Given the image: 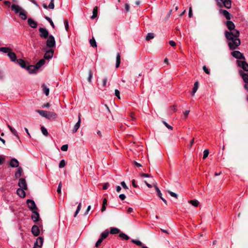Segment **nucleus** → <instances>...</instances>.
<instances>
[{"instance_id":"nucleus-1","label":"nucleus","mask_w":248,"mask_h":248,"mask_svg":"<svg viewBox=\"0 0 248 248\" xmlns=\"http://www.w3.org/2000/svg\"><path fill=\"white\" fill-rule=\"evenodd\" d=\"M224 35L230 49L232 50L237 49L241 44L240 40L238 38L240 35L239 31L234 30L231 32L226 31Z\"/></svg>"},{"instance_id":"nucleus-2","label":"nucleus","mask_w":248,"mask_h":248,"mask_svg":"<svg viewBox=\"0 0 248 248\" xmlns=\"http://www.w3.org/2000/svg\"><path fill=\"white\" fill-rule=\"evenodd\" d=\"M36 111L41 116L48 119H50L51 118L55 119L57 117V114L54 112L47 111L43 110H37Z\"/></svg>"},{"instance_id":"nucleus-3","label":"nucleus","mask_w":248,"mask_h":248,"mask_svg":"<svg viewBox=\"0 0 248 248\" xmlns=\"http://www.w3.org/2000/svg\"><path fill=\"white\" fill-rule=\"evenodd\" d=\"M46 41V45L47 47L49 48L53 47L55 46V40L54 36L52 35H50L47 38Z\"/></svg>"},{"instance_id":"nucleus-4","label":"nucleus","mask_w":248,"mask_h":248,"mask_svg":"<svg viewBox=\"0 0 248 248\" xmlns=\"http://www.w3.org/2000/svg\"><path fill=\"white\" fill-rule=\"evenodd\" d=\"M39 31L40 32V36L41 38L46 39L49 35V32L48 31L44 28H40L39 29Z\"/></svg>"},{"instance_id":"nucleus-5","label":"nucleus","mask_w":248,"mask_h":248,"mask_svg":"<svg viewBox=\"0 0 248 248\" xmlns=\"http://www.w3.org/2000/svg\"><path fill=\"white\" fill-rule=\"evenodd\" d=\"M239 73L242 76V78L244 80V81L246 83V84L245 85V88L246 90H247L248 91V73H244L242 72V71L241 70L239 71Z\"/></svg>"},{"instance_id":"nucleus-6","label":"nucleus","mask_w":248,"mask_h":248,"mask_svg":"<svg viewBox=\"0 0 248 248\" xmlns=\"http://www.w3.org/2000/svg\"><path fill=\"white\" fill-rule=\"evenodd\" d=\"M26 202H27L28 207L29 208V209L33 211L34 210H37V207L36 206L35 202L33 200H30V199H28L27 200Z\"/></svg>"},{"instance_id":"nucleus-7","label":"nucleus","mask_w":248,"mask_h":248,"mask_svg":"<svg viewBox=\"0 0 248 248\" xmlns=\"http://www.w3.org/2000/svg\"><path fill=\"white\" fill-rule=\"evenodd\" d=\"M232 55L236 59L245 60L244 55L239 51H233L231 53Z\"/></svg>"},{"instance_id":"nucleus-8","label":"nucleus","mask_w":248,"mask_h":248,"mask_svg":"<svg viewBox=\"0 0 248 248\" xmlns=\"http://www.w3.org/2000/svg\"><path fill=\"white\" fill-rule=\"evenodd\" d=\"M237 63L238 66L241 67L244 70L248 71V64L246 62L238 60Z\"/></svg>"},{"instance_id":"nucleus-9","label":"nucleus","mask_w":248,"mask_h":248,"mask_svg":"<svg viewBox=\"0 0 248 248\" xmlns=\"http://www.w3.org/2000/svg\"><path fill=\"white\" fill-rule=\"evenodd\" d=\"M226 25L228 29L230 30L229 32L233 31L234 30H236L235 29V25L231 21L228 20L226 23Z\"/></svg>"},{"instance_id":"nucleus-10","label":"nucleus","mask_w":248,"mask_h":248,"mask_svg":"<svg viewBox=\"0 0 248 248\" xmlns=\"http://www.w3.org/2000/svg\"><path fill=\"white\" fill-rule=\"evenodd\" d=\"M18 186L24 189H27V185L26 184V182L25 179L24 178H20L19 180Z\"/></svg>"},{"instance_id":"nucleus-11","label":"nucleus","mask_w":248,"mask_h":248,"mask_svg":"<svg viewBox=\"0 0 248 248\" xmlns=\"http://www.w3.org/2000/svg\"><path fill=\"white\" fill-rule=\"evenodd\" d=\"M54 51L52 49H49L46 51L45 53L44 58L45 60H49L51 59L53 55Z\"/></svg>"},{"instance_id":"nucleus-12","label":"nucleus","mask_w":248,"mask_h":248,"mask_svg":"<svg viewBox=\"0 0 248 248\" xmlns=\"http://www.w3.org/2000/svg\"><path fill=\"white\" fill-rule=\"evenodd\" d=\"M22 9V7L16 4H12L11 5V10L14 11L15 14H19Z\"/></svg>"},{"instance_id":"nucleus-13","label":"nucleus","mask_w":248,"mask_h":248,"mask_svg":"<svg viewBox=\"0 0 248 248\" xmlns=\"http://www.w3.org/2000/svg\"><path fill=\"white\" fill-rule=\"evenodd\" d=\"M44 239L42 237H38L34 243V246L41 248L43 244Z\"/></svg>"},{"instance_id":"nucleus-14","label":"nucleus","mask_w":248,"mask_h":248,"mask_svg":"<svg viewBox=\"0 0 248 248\" xmlns=\"http://www.w3.org/2000/svg\"><path fill=\"white\" fill-rule=\"evenodd\" d=\"M31 232L35 236L39 235L40 234V230L39 227L36 225H33L31 228Z\"/></svg>"},{"instance_id":"nucleus-15","label":"nucleus","mask_w":248,"mask_h":248,"mask_svg":"<svg viewBox=\"0 0 248 248\" xmlns=\"http://www.w3.org/2000/svg\"><path fill=\"white\" fill-rule=\"evenodd\" d=\"M33 215L31 216V218L34 222H37L39 221L40 219V216L39 213L36 211H32Z\"/></svg>"},{"instance_id":"nucleus-16","label":"nucleus","mask_w":248,"mask_h":248,"mask_svg":"<svg viewBox=\"0 0 248 248\" xmlns=\"http://www.w3.org/2000/svg\"><path fill=\"white\" fill-rule=\"evenodd\" d=\"M28 23L30 25V26L32 28H36L37 26V24L36 22H35L31 18H28Z\"/></svg>"},{"instance_id":"nucleus-17","label":"nucleus","mask_w":248,"mask_h":248,"mask_svg":"<svg viewBox=\"0 0 248 248\" xmlns=\"http://www.w3.org/2000/svg\"><path fill=\"white\" fill-rule=\"evenodd\" d=\"M8 57H9V58L11 59V61L12 62H16L17 59V58H16V54L13 52H12L11 51H10V52H9V53H8Z\"/></svg>"},{"instance_id":"nucleus-18","label":"nucleus","mask_w":248,"mask_h":248,"mask_svg":"<svg viewBox=\"0 0 248 248\" xmlns=\"http://www.w3.org/2000/svg\"><path fill=\"white\" fill-rule=\"evenodd\" d=\"M26 69H27L29 73L30 74L34 73L38 70L37 69H36L35 65H29L27 66Z\"/></svg>"},{"instance_id":"nucleus-19","label":"nucleus","mask_w":248,"mask_h":248,"mask_svg":"<svg viewBox=\"0 0 248 248\" xmlns=\"http://www.w3.org/2000/svg\"><path fill=\"white\" fill-rule=\"evenodd\" d=\"M220 13L225 16L227 19L230 20L231 19L232 16L227 10H222Z\"/></svg>"},{"instance_id":"nucleus-20","label":"nucleus","mask_w":248,"mask_h":248,"mask_svg":"<svg viewBox=\"0 0 248 248\" xmlns=\"http://www.w3.org/2000/svg\"><path fill=\"white\" fill-rule=\"evenodd\" d=\"M19 16L23 20H26L27 19V12L24 9H22V10L19 12Z\"/></svg>"},{"instance_id":"nucleus-21","label":"nucleus","mask_w":248,"mask_h":248,"mask_svg":"<svg viewBox=\"0 0 248 248\" xmlns=\"http://www.w3.org/2000/svg\"><path fill=\"white\" fill-rule=\"evenodd\" d=\"M23 188H18L16 191L17 194L21 198H24L25 197L26 194Z\"/></svg>"},{"instance_id":"nucleus-22","label":"nucleus","mask_w":248,"mask_h":248,"mask_svg":"<svg viewBox=\"0 0 248 248\" xmlns=\"http://www.w3.org/2000/svg\"><path fill=\"white\" fill-rule=\"evenodd\" d=\"M10 165L12 167L16 168L18 166L19 163L18 161L15 158H13L11 159Z\"/></svg>"},{"instance_id":"nucleus-23","label":"nucleus","mask_w":248,"mask_h":248,"mask_svg":"<svg viewBox=\"0 0 248 248\" xmlns=\"http://www.w3.org/2000/svg\"><path fill=\"white\" fill-rule=\"evenodd\" d=\"M16 62L22 67V68H26L27 66H26V62L25 61H24L22 59H17V61H16Z\"/></svg>"},{"instance_id":"nucleus-24","label":"nucleus","mask_w":248,"mask_h":248,"mask_svg":"<svg viewBox=\"0 0 248 248\" xmlns=\"http://www.w3.org/2000/svg\"><path fill=\"white\" fill-rule=\"evenodd\" d=\"M45 63V60L44 59L40 60L35 65L36 69H39Z\"/></svg>"},{"instance_id":"nucleus-25","label":"nucleus","mask_w":248,"mask_h":248,"mask_svg":"<svg viewBox=\"0 0 248 248\" xmlns=\"http://www.w3.org/2000/svg\"><path fill=\"white\" fill-rule=\"evenodd\" d=\"M80 123H81V119H79V120H78V122L74 125V128L72 130V131L74 133H76L78 131V128H79L80 125Z\"/></svg>"},{"instance_id":"nucleus-26","label":"nucleus","mask_w":248,"mask_h":248,"mask_svg":"<svg viewBox=\"0 0 248 248\" xmlns=\"http://www.w3.org/2000/svg\"><path fill=\"white\" fill-rule=\"evenodd\" d=\"M22 171H23V170H22V168L20 167L18 168L15 174L16 178H19L21 176Z\"/></svg>"},{"instance_id":"nucleus-27","label":"nucleus","mask_w":248,"mask_h":248,"mask_svg":"<svg viewBox=\"0 0 248 248\" xmlns=\"http://www.w3.org/2000/svg\"><path fill=\"white\" fill-rule=\"evenodd\" d=\"M121 63V55L120 53H117L116 56V67L118 68Z\"/></svg>"},{"instance_id":"nucleus-28","label":"nucleus","mask_w":248,"mask_h":248,"mask_svg":"<svg viewBox=\"0 0 248 248\" xmlns=\"http://www.w3.org/2000/svg\"><path fill=\"white\" fill-rule=\"evenodd\" d=\"M42 87L43 88V91L44 93L46 95V96H48L49 93V89L48 88L46 87V86L45 84H43L42 86Z\"/></svg>"},{"instance_id":"nucleus-29","label":"nucleus","mask_w":248,"mask_h":248,"mask_svg":"<svg viewBox=\"0 0 248 248\" xmlns=\"http://www.w3.org/2000/svg\"><path fill=\"white\" fill-rule=\"evenodd\" d=\"M199 87V82L198 81H196L195 82L194 84V87L193 88L192 92V95H193L195 93L197 92L198 89Z\"/></svg>"},{"instance_id":"nucleus-30","label":"nucleus","mask_w":248,"mask_h":248,"mask_svg":"<svg viewBox=\"0 0 248 248\" xmlns=\"http://www.w3.org/2000/svg\"><path fill=\"white\" fill-rule=\"evenodd\" d=\"M109 232L108 230H105L104 232H103L100 235L101 239L103 240L106 239L108 235Z\"/></svg>"},{"instance_id":"nucleus-31","label":"nucleus","mask_w":248,"mask_h":248,"mask_svg":"<svg viewBox=\"0 0 248 248\" xmlns=\"http://www.w3.org/2000/svg\"><path fill=\"white\" fill-rule=\"evenodd\" d=\"M10 51H12V49L10 47H0V51L2 52L3 53H9Z\"/></svg>"},{"instance_id":"nucleus-32","label":"nucleus","mask_w":248,"mask_h":248,"mask_svg":"<svg viewBox=\"0 0 248 248\" xmlns=\"http://www.w3.org/2000/svg\"><path fill=\"white\" fill-rule=\"evenodd\" d=\"M8 127L10 129L11 132L14 134L15 136H16V137L19 138L18 133L16 130L14 129L13 127H12L11 126H10L9 124H8Z\"/></svg>"},{"instance_id":"nucleus-33","label":"nucleus","mask_w":248,"mask_h":248,"mask_svg":"<svg viewBox=\"0 0 248 248\" xmlns=\"http://www.w3.org/2000/svg\"><path fill=\"white\" fill-rule=\"evenodd\" d=\"M97 15V7H94L93 11V16L91 17L92 19H94Z\"/></svg>"},{"instance_id":"nucleus-34","label":"nucleus","mask_w":248,"mask_h":248,"mask_svg":"<svg viewBox=\"0 0 248 248\" xmlns=\"http://www.w3.org/2000/svg\"><path fill=\"white\" fill-rule=\"evenodd\" d=\"M120 232V230L118 229V228H110V233L111 234H117L118 233H119Z\"/></svg>"},{"instance_id":"nucleus-35","label":"nucleus","mask_w":248,"mask_h":248,"mask_svg":"<svg viewBox=\"0 0 248 248\" xmlns=\"http://www.w3.org/2000/svg\"><path fill=\"white\" fill-rule=\"evenodd\" d=\"M188 202L195 207H197L199 204V202H198V201L196 200L189 201Z\"/></svg>"},{"instance_id":"nucleus-36","label":"nucleus","mask_w":248,"mask_h":248,"mask_svg":"<svg viewBox=\"0 0 248 248\" xmlns=\"http://www.w3.org/2000/svg\"><path fill=\"white\" fill-rule=\"evenodd\" d=\"M81 208V203L79 202L78 204V206L77 207V210H76V212L75 213L74 217H77V215L78 214L79 212L80 211Z\"/></svg>"},{"instance_id":"nucleus-37","label":"nucleus","mask_w":248,"mask_h":248,"mask_svg":"<svg viewBox=\"0 0 248 248\" xmlns=\"http://www.w3.org/2000/svg\"><path fill=\"white\" fill-rule=\"evenodd\" d=\"M155 37V35L153 33H148L146 36V39L147 41L153 39Z\"/></svg>"},{"instance_id":"nucleus-38","label":"nucleus","mask_w":248,"mask_h":248,"mask_svg":"<svg viewBox=\"0 0 248 248\" xmlns=\"http://www.w3.org/2000/svg\"><path fill=\"white\" fill-rule=\"evenodd\" d=\"M90 43L91 46L93 47H96L97 46L96 41L93 38L90 40Z\"/></svg>"},{"instance_id":"nucleus-39","label":"nucleus","mask_w":248,"mask_h":248,"mask_svg":"<svg viewBox=\"0 0 248 248\" xmlns=\"http://www.w3.org/2000/svg\"><path fill=\"white\" fill-rule=\"evenodd\" d=\"M107 199L104 198L103 199V205H102V209H101L102 212H103L106 210V205H107Z\"/></svg>"},{"instance_id":"nucleus-40","label":"nucleus","mask_w":248,"mask_h":248,"mask_svg":"<svg viewBox=\"0 0 248 248\" xmlns=\"http://www.w3.org/2000/svg\"><path fill=\"white\" fill-rule=\"evenodd\" d=\"M119 236L124 239L125 240H128L129 239V237L128 236H127L126 234L124 233V232H121L119 233Z\"/></svg>"},{"instance_id":"nucleus-41","label":"nucleus","mask_w":248,"mask_h":248,"mask_svg":"<svg viewBox=\"0 0 248 248\" xmlns=\"http://www.w3.org/2000/svg\"><path fill=\"white\" fill-rule=\"evenodd\" d=\"M131 242L135 244L136 245H137L138 246H142V247L143 246L142 243L140 240L132 239L131 240Z\"/></svg>"},{"instance_id":"nucleus-42","label":"nucleus","mask_w":248,"mask_h":248,"mask_svg":"<svg viewBox=\"0 0 248 248\" xmlns=\"http://www.w3.org/2000/svg\"><path fill=\"white\" fill-rule=\"evenodd\" d=\"M155 190L157 192V195L161 199V198H162V193H161L160 190H159V188L157 187V186L156 185L155 186Z\"/></svg>"},{"instance_id":"nucleus-43","label":"nucleus","mask_w":248,"mask_h":248,"mask_svg":"<svg viewBox=\"0 0 248 248\" xmlns=\"http://www.w3.org/2000/svg\"><path fill=\"white\" fill-rule=\"evenodd\" d=\"M93 73L92 70H90L89 71V76L88 78V81L91 83L92 82V78H93Z\"/></svg>"},{"instance_id":"nucleus-44","label":"nucleus","mask_w":248,"mask_h":248,"mask_svg":"<svg viewBox=\"0 0 248 248\" xmlns=\"http://www.w3.org/2000/svg\"><path fill=\"white\" fill-rule=\"evenodd\" d=\"M41 131L43 134L46 136L48 135V132L47 129L44 126H42L41 128Z\"/></svg>"},{"instance_id":"nucleus-45","label":"nucleus","mask_w":248,"mask_h":248,"mask_svg":"<svg viewBox=\"0 0 248 248\" xmlns=\"http://www.w3.org/2000/svg\"><path fill=\"white\" fill-rule=\"evenodd\" d=\"M48 8L53 9L54 8V0H51L48 6Z\"/></svg>"},{"instance_id":"nucleus-46","label":"nucleus","mask_w":248,"mask_h":248,"mask_svg":"<svg viewBox=\"0 0 248 248\" xmlns=\"http://www.w3.org/2000/svg\"><path fill=\"white\" fill-rule=\"evenodd\" d=\"M45 18L46 19L50 24L51 26H52V27L53 28H55V26H54V24L53 22V21H52V20L50 19V18L47 17V16H46L45 17Z\"/></svg>"},{"instance_id":"nucleus-47","label":"nucleus","mask_w":248,"mask_h":248,"mask_svg":"<svg viewBox=\"0 0 248 248\" xmlns=\"http://www.w3.org/2000/svg\"><path fill=\"white\" fill-rule=\"evenodd\" d=\"M65 166V162L64 160H62L59 163V167L60 168H63Z\"/></svg>"},{"instance_id":"nucleus-48","label":"nucleus","mask_w":248,"mask_h":248,"mask_svg":"<svg viewBox=\"0 0 248 248\" xmlns=\"http://www.w3.org/2000/svg\"><path fill=\"white\" fill-rule=\"evenodd\" d=\"M103 240V239H101V237H100V238L96 242L95 244V247H98L99 246H100L101 243L102 242Z\"/></svg>"},{"instance_id":"nucleus-49","label":"nucleus","mask_w":248,"mask_h":248,"mask_svg":"<svg viewBox=\"0 0 248 248\" xmlns=\"http://www.w3.org/2000/svg\"><path fill=\"white\" fill-rule=\"evenodd\" d=\"M163 123L169 129L171 130L173 129V127L167 124L165 121H163Z\"/></svg>"},{"instance_id":"nucleus-50","label":"nucleus","mask_w":248,"mask_h":248,"mask_svg":"<svg viewBox=\"0 0 248 248\" xmlns=\"http://www.w3.org/2000/svg\"><path fill=\"white\" fill-rule=\"evenodd\" d=\"M62 182H60L59 184V185H58V187L57 188V192L59 193V194H61V189H62Z\"/></svg>"},{"instance_id":"nucleus-51","label":"nucleus","mask_w":248,"mask_h":248,"mask_svg":"<svg viewBox=\"0 0 248 248\" xmlns=\"http://www.w3.org/2000/svg\"><path fill=\"white\" fill-rule=\"evenodd\" d=\"M168 193L170 194V195L171 197H174L175 198H178V195L175 193L173 192L170 191H168Z\"/></svg>"},{"instance_id":"nucleus-52","label":"nucleus","mask_w":248,"mask_h":248,"mask_svg":"<svg viewBox=\"0 0 248 248\" xmlns=\"http://www.w3.org/2000/svg\"><path fill=\"white\" fill-rule=\"evenodd\" d=\"M61 150L63 151H66L68 150V145L64 144L61 147Z\"/></svg>"},{"instance_id":"nucleus-53","label":"nucleus","mask_w":248,"mask_h":248,"mask_svg":"<svg viewBox=\"0 0 248 248\" xmlns=\"http://www.w3.org/2000/svg\"><path fill=\"white\" fill-rule=\"evenodd\" d=\"M64 23V26H65V30H66V31H68V29H69V25H68V22L67 20H65Z\"/></svg>"},{"instance_id":"nucleus-54","label":"nucleus","mask_w":248,"mask_h":248,"mask_svg":"<svg viewBox=\"0 0 248 248\" xmlns=\"http://www.w3.org/2000/svg\"><path fill=\"white\" fill-rule=\"evenodd\" d=\"M115 94L119 99H120V93L118 90H115Z\"/></svg>"},{"instance_id":"nucleus-55","label":"nucleus","mask_w":248,"mask_h":248,"mask_svg":"<svg viewBox=\"0 0 248 248\" xmlns=\"http://www.w3.org/2000/svg\"><path fill=\"white\" fill-rule=\"evenodd\" d=\"M203 70L204 71V72L205 73H206L207 74H208V75L210 74V71H209V69L206 67V66H203Z\"/></svg>"},{"instance_id":"nucleus-56","label":"nucleus","mask_w":248,"mask_h":248,"mask_svg":"<svg viewBox=\"0 0 248 248\" xmlns=\"http://www.w3.org/2000/svg\"><path fill=\"white\" fill-rule=\"evenodd\" d=\"M189 112V110H187L184 112V119H186L187 118Z\"/></svg>"},{"instance_id":"nucleus-57","label":"nucleus","mask_w":248,"mask_h":248,"mask_svg":"<svg viewBox=\"0 0 248 248\" xmlns=\"http://www.w3.org/2000/svg\"><path fill=\"white\" fill-rule=\"evenodd\" d=\"M121 185L124 189H128V187L124 181L122 182L121 183Z\"/></svg>"},{"instance_id":"nucleus-58","label":"nucleus","mask_w":248,"mask_h":248,"mask_svg":"<svg viewBox=\"0 0 248 248\" xmlns=\"http://www.w3.org/2000/svg\"><path fill=\"white\" fill-rule=\"evenodd\" d=\"M109 186V184L108 183H106L104 184L103 186V189L106 190L107 189Z\"/></svg>"},{"instance_id":"nucleus-59","label":"nucleus","mask_w":248,"mask_h":248,"mask_svg":"<svg viewBox=\"0 0 248 248\" xmlns=\"http://www.w3.org/2000/svg\"><path fill=\"white\" fill-rule=\"evenodd\" d=\"M140 175L141 176V177H151V175H150V174H148L147 173H140Z\"/></svg>"},{"instance_id":"nucleus-60","label":"nucleus","mask_w":248,"mask_h":248,"mask_svg":"<svg viewBox=\"0 0 248 248\" xmlns=\"http://www.w3.org/2000/svg\"><path fill=\"white\" fill-rule=\"evenodd\" d=\"M132 163L136 167H141V165L140 164V163H138L137 162L135 161H133L132 162Z\"/></svg>"},{"instance_id":"nucleus-61","label":"nucleus","mask_w":248,"mask_h":248,"mask_svg":"<svg viewBox=\"0 0 248 248\" xmlns=\"http://www.w3.org/2000/svg\"><path fill=\"white\" fill-rule=\"evenodd\" d=\"M119 198H120L122 201L124 200L125 199V198H126V197H125V195H124V194H120V195H119Z\"/></svg>"},{"instance_id":"nucleus-62","label":"nucleus","mask_w":248,"mask_h":248,"mask_svg":"<svg viewBox=\"0 0 248 248\" xmlns=\"http://www.w3.org/2000/svg\"><path fill=\"white\" fill-rule=\"evenodd\" d=\"M192 16H193V14H192V8H191V7H190L189 9L188 16L189 17H192Z\"/></svg>"},{"instance_id":"nucleus-63","label":"nucleus","mask_w":248,"mask_h":248,"mask_svg":"<svg viewBox=\"0 0 248 248\" xmlns=\"http://www.w3.org/2000/svg\"><path fill=\"white\" fill-rule=\"evenodd\" d=\"M176 110V108H175V106H171L170 107V111H171V112H175Z\"/></svg>"},{"instance_id":"nucleus-64","label":"nucleus","mask_w":248,"mask_h":248,"mask_svg":"<svg viewBox=\"0 0 248 248\" xmlns=\"http://www.w3.org/2000/svg\"><path fill=\"white\" fill-rule=\"evenodd\" d=\"M3 3L5 5L8 7H10L11 6V2L9 1L5 0L4 1Z\"/></svg>"}]
</instances>
